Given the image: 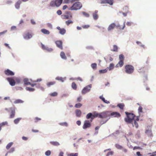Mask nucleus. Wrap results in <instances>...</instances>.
<instances>
[{
	"instance_id": "obj_1",
	"label": "nucleus",
	"mask_w": 156,
	"mask_h": 156,
	"mask_svg": "<svg viewBox=\"0 0 156 156\" xmlns=\"http://www.w3.org/2000/svg\"><path fill=\"white\" fill-rule=\"evenodd\" d=\"M115 27L117 28H119V29L121 30H123L125 27V22L123 23L122 27H121L119 24H116L114 23H111L109 25L108 28V31H110L112 30H113Z\"/></svg>"
},
{
	"instance_id": "obj_2",
	"label": "nucleus",
	"mask_w": 156,
	"mask_h": 156,
	"mask_svg": "<svg viewBox=\"0 0 156 156\" xmlns=\"http://www.w3.org/2000/svg\"><path fill=\"white\" fill-rule=\"evenodd\" d=\"M125 114L126 115V117L125 118V121L127 123H131L134 119L135 116L133 113L125 112Z\"/></svg>"
},
{
	"instance_id": "obj_3",
	"label": "nucleus",
	"mask_w": 156,
	"mask_h": 156,
	"mask_svg": "<svg viewBox=\"0 0 156 156\" xmlns=\"http://www.w3.org/2000/svg\"><path fill=\"white\" fill-rule=\"evenodd\" d=\"M82 7V4L80 2H77L73 4V5L69 9V10H77L80 9Z\"/></svg>"
},
{
	"instance_id": "obj_4",
	"label": "nucleus",
	"mask_w": 156,
	"mask_h": 156,
	"mask_svg": "<svg viewBox=\"0 0 156 156\" xmlns=\"http://www.w3.org/2000/svg\"><path fill=\"white\" fill-rule=\"evenodd\" d=\"M125 69L126 72L129 74L133 73L134 70L133 66L129 65H126L125 67Z\"/></svg>"
},
{
	"instance_id": "obj_5",
	"label": "nucleus",
	"mask_w": 156,
	"mask_h": 156,
	"mask_svg": "<svg viewBox=\"0 0 156 156\" xmlns=\"http://www.w3.org/2000/svg\"><path fill=\"white\" fill-rule=\"evenodd\" d=\"M119 61L115 66L116 68L122 67L124 65V57L122 54H121L119 55Z\"/></svg>"
},
{
	"instance_id": "obj_6",
	"label": "nucleus",
	"mask_w": 156,
	"mask_h": 156,
	"mask_svg": "<svg viewBox=\"0 0 156 156\" xmlns=\"http://www.w3.org/2000/svg\"><path fill=\"white\" fill-rule=\"evenodd\" d=\"M110 116V114L108 112H104L100 113L99 118H106Z\"/></svg>"
},
{
	"instance_id": "obj_7",
	"label": "nucleus",
	"mask_w": 156,
	"mask_h": 156,
	"mask_svg": "<svg viewBox=\"0 0 156 156\" xmlns=\"http://www.w3.org/2000/svg\"><path fill=\"white\" fill-rule=\"evenodd\" d=\"M91 88V85H89L84 87L82 90V93L83 94H84L89 92Z\"/></svg>"
},
{
	"instance_id": "obj_8",
	"label": "nucleus",
	"mask_w": 156,
	"mask_h": 156,
	"mask_svg": "<svg viewBox=\"0 0 156 156\" xmlns=\"http://www.w3.org/2000/svg\"><path fill=\"white\" fill-rule=\"evenodd\" d=\"M6 79L11 86H14L15 85L16 82L12 77H8L6 78Z\"/></svg>"
},
{
	"instance_id": "obj_9",
	"label": "nucleus",
	"mask_w": 156,
	"mask_h": 156,
	"mask_svg": "<svg viewBox=\"0 0 156 156\" xmlns=\"http://www.w3.org/2000/svg\"><path fill=\"white\" fill-rule=\"evenodd\" d=\"M55 44L56 46L61 50H62L63 48L62 47V42L61 41H57L55 42Z\"/></svg>"
},
{
	"instance_id": "obj_10",
	"label": "nucleus",
	"mask_w": 156,
	"mask_h": 156,
	"mask_svg": "<svg viewBox=\"0 0 156 156\" xmlns=\"http://www.w3.org/2000/svg\"><path fill=\"white\" fill-rule=\"evenodd\" d=\"M4 73L6 75L8 76H12L14 75V73L9 69L5 70Z\"/></svg>"
},
{
	"instance_id": "obj_11",
	"label": "nucleus",
	"mask_w": 156,
	"mask_h": 156,
	"mask_svg": "<svg viewBox=\"0 0 156 156\" xmlns=\"http://www.w3.org/2000/svg\"><path fill=\"white\" fill-rule=\"evenodd\" d=\"M110 116L112 117H119L121 116V115L118 112H113L110 114Z\"/></svg>"
},
{
	"instance_id": "obj_12",
	"label": "nucleus",
	"mask_w": 156,
	"mask_h": 156,
	"mask_svg": "<svg viewBox=\"0 0 156 156\" xmlns=\"http://www.w3.org/2000/svg\"><path fill=\"white\" fill-rule=\"evenodd\" d=\"M91 124L89 121H85L84 122L83 128V129H86L91 126Z\"/></svg>"
},
{
	"instance_id": "obj_13",
	"label": "nucleus",
	"mask_w": 156,
	"mask_h": 156,
	"mask_svg": "<svg viewBox=\"0 0 156 156\" xmlns=\"http://www.w3.org/2000/svg\"><path fill=\"white\" fill-rule=\"evenodd\" d=\"M9 110L11 111V113L9 118L11 119L13 118L14 117L15 114V108H9Z\"/></svg>"
},
{
	"instance_id": "obj_14",
	"label": "nucleus",
	"mask_w": 156,
	"mask_h": 156,
	"mask_svg": "<svg viewBox=\"0 0 156 156\" xmlns=\"http://www.w3.org/2000/svg\"><path fill=\"white\" fill-rule=\"evenodd\" d=\"M57 28L59 30L60 34L62 35L64 34L66 32V30L64 28H61L59 27H58Z\"/></svg>"
},
{
	"instance_id": "obj_15",
	"label": "nucleus",
	"mask_w": 156,
	"mask_h": 156,
	"mask_svg": "<svg viewBox=\"0 0 156 156\" xmlns=\"http://www.w3.org/2000/svg\"><path fill=\"white\" fill-rule=\"evenodd\" d=\"M67 15H65L64 16V19H68L72 18V16L70 12H67Z\"/></svg>"
},
{
	"instance_id": "obj_16",
	"label": "nucleus",
	"mask_w": 156,
	"mask_h": 156,
	"mask_svg": "<svg viewBox=\"0 0 156 156\" xmlns=\"http://www.w3.org/2000/svg\"><path fill=\"white\" fill-rule=\"evenodd\" d=\"M32 37L31 34H29V33L25 34L23 35V37L24 38L26 39H29Z\"/></svg>"
},
{
	"instance_id": "obj_17",
	"label": "nucleus",
	"mask_w": 156,
	"mask_h": 156,
	"mask_svg": "<svg viewBox=\"0 0 156 156\" xmlns=\"http://www.w3.org/2000/svg\"><path fill=\"white\" fill-rule=\"evenodd\" d=\"M98 11L97 10H95L93 14V18L95 20H97L98 18Z\"/></svg>"
},
{
	"instance_id": "obj_18",
	"label": "nucleus",
	"mask_w": 156,
	"mask_h": 156,
	"mask_svg": "<svg viewBox=\"0 0 156 156\" xmlns=\"http://www.w3.org/2000/svg\"><path fill=\"white\" fill-rule=\"evenodd\" d=\"M63 0H55L56 6L57 7L59 6L62 4Z\"/></svg>"
},
{
	"instance_id": "obj_19",
	"label": "nucleus",
	"mask_w": 156,
	"mask_h": 156,
	"mask_svg": "<svg viewBox=\"0 0 156 156\" xmlns=\"http://www.w3.org/2000/svg\"><path fill=\"white\" fill-rule=\"evenodd\" d=\"M41 32L44 34H49L50 33L49 31L46 29H43L41 30Z\"/></svg>"
},
{
	"instance_id": "obj_20",
	"label": "nucleus",
	"mask_w": 156,
	"mask_h": 156,
	"mask_svg": "<svg viewBox=\"0 0 156 156\" xmlns=\"http://www.w3.org/2000/svg\"><path fill=\"white\" fill-rule=\"evenodd\" d=\"M75 113L76 116L80 117L81 116L82 113L80 110L78 109L76 110L75 111Z\"/></svg>"
},
{
	"instance_id": "obj_21",
	"label": "nucleus",
	"mask_w": 156,
	"mask_h": 156,
	"mask_svg": "<svg viewBox=\"0 0 156 156\" xmlns=\"http://www.w3.org/2000/svg\"><path fill=\"white\" fill-rule=\"evenodd\" d=\"M21 3V1L20 0L18 1L15 4V7L17 9H19L20 7V5Z\"/></svg>"
},
{
	"instance_id": "obj_22",
	"label": "nucleus",
	"mask_w": 156,
	"mask_h": 156,
	"mask_svg": "<svg viewBox=\"0 0 156 156\" xmlns=\"http://www.w3.org/2000/svg\"><path fill=\"white\" fill-rule=\"evenodd\" d=\"M145 133L149 136H152V133L151 130H147L145 132Z\"/></svg>"
},
{
	"instance_id": "obj_23",
	"label": "nucleus",
	"mask_w": 156,
	"mask_h": 156,
	"mask_svg": "<svg viewBox=\"0 0 156 156\" xmlns=\"http://www.w3.org/2000/svg\"><path fill=\"white\" fill-rule=\"evenodd\" d=\"M60 55L61 58L64 59H66L67 58L65 53L63 51H61L60 53Z\"/></svg>"
},
{
	"instance_id": "obj_24",
	"label": "nucleus",
	"mask_w": 156,
	"mask_h": 156,
	"mask_svg": "<svg viewBox=\"0 0 156 156\" xmlns=\"http://www.w3.org/2000/svg\"><path fill=\"white\" fill-rule=\"evenodd\" d=\"M100 98L106 104H108L110 103V102L108 101L105 100V98L103 97L102 96H100Z\"/></svg>"
},
{
	"instance_id": "obj_25",
	"label": "nucleus",
	"mask_w": 156,
	"mask_h": 156,
	"mask_svg": "<svg viewBox=\"0 0 156 156\" xmlns=\"http://www.w3.org/2000/svg\"><path fill=\"white\" fill-rule=\"evenodd\" d=\"M55 83V81H51L48 82L47 83V85L48 87H50L51 86L53 85Z\"/></svg>"
},
{
	"instance_id": "obj_26",
	"label": "nucleus",
	"mask_w": 156,
	"mask_h": 156,
	"mask_svg": "<svg viewBox=\"0 0 156 156\" xmlns=\"http://www.w3.org/2000/svg\"><path fill=\"white\" fill-rule=\"evenodd\" d=\"M113 49L111 50V51L115 52H117L118 50V47L116 45H114L113 46Z\"/></svg>"
},
{
	"instance_id": "obj_27",
	"label": "nucleus",
	"mask_w": 156,
	"mask_h": 156,
	"mask_svg": "<svg viewBox=\"0 0 156 156\" xmlns=\"http://www.w3.org/2000/svg\"><path fill=\"white\" fill-rule=\"evenodd\" d=\"M23 82L24 84L26 85H28L30 84V82H29L28 79L27 78L24 79Z\"/></svg>"
},
{
	"instance_id": "obj_28",
	"label": "nucleus",
	"mask_w": 156,
	"mask_h": 156,
	"mask_svg": "<svg viewBox=\"0 0 156 156\" xmlns=\"http://www.w3.org/2000/svg\"><path fill=\"white\" fill-rule=\"evenodd\" d=\"M50 143L54 146H58L59 145L58 142L56 141H51L50 142Z\"/></svg>"
},
{
	"instance_id": "obj_29",
	"label": "nucleus",
	"mask_w": 156,
	"mask_h": 156,
	"mask_svg": "<svg viewBox=\"0 0 156 156\" xmlns=\"http://www.w3.org/2000/svg\"><path fill=\"white\" fill-rule=\"evenodd\" d=\"M93 114L91 113H89L86 116V118L87 119H89L90 118H91L92 119H93V118H92V117H93Z\"/></svg>"
},
{
	"instance_id": "obj_30",
	"label": "nucleus",
	"mask_w": 156,
	"mask_h": 156,
	"mask_svg": "<svg viewBox=\"0 0 156 156\" xmlns=\"http://www.w3.org/2000/svg\"><path fill=\"white\" fill-rule=\"evenodd\" d=\"M107 68L102 70H99V73L100 74L104 73H106L107 72Z\"/></svg>"
},
{
	"instance_id": "obj_31",
	"label": "nucleus",
	"mask_w": 156,
	"mask_h": 156,
	"mask_svg": "<svg viewBox=\"0 0 156 156\" xmlns=\"http://www.w3.org/2000/svg\"><path fill=\"white\" fill-rule=\"evenodd\" d=\"M124 106L123 104H119L117 105V106L121 109H123Z\"/></svg>"
},
{
	"instance_id": "obj_32",
	"label": "nucleus",
	"mask_w": 156,
	"mask_h": 156,
	"mask_svg": "<svg viewBox=\"0 0 156 156\" xmlns=\"http://www.w3.org/2000/svg\"><path fill=\"white\" fill-rule=\"evenodd\" d=\"M72 87L74 90L77 89V85L75 82H73L72 84Z\"/></svg>"
},
{
	"instance_id": "obj_33",
	"label": "nucleus",
	"mask_w": 156,
	"mask_h": 156,
	"mask_svg": "<svg viewBox=\"0 0 156 156\" xmlns=\"http://www.w3.org/2000/svg\"><path fill=\"white\" fill-rule=\"evenodd\" d=\"M99 115H100V113H98L96 112H94L93 113V117L92 118L94 119L95 118L97 117H98L99 118Z\"/></svg>"
},
{
	"instance_id": "obj_34",
	"label": "nucleus",
	"mask_w": 156,
	"mask_h": 156,
	"mask_svg": "<svg viewBox=\"0 0 156 156\" xmlns=\"http://www.w3.org/2000/svg\"><path fill=\"white\" fill-rule=\"evenodd\" d=\"M107 4H108L110 5H113V0H106Z\"/></svg>"
},
{
	"instance_id": "obj_35",
	"label": "nucleus",
	"mask_w": 156,
	"mask_h": 156,
	"mask_svg": "<svg viewBox=\"0 0 156 156\" xmlns=\"http://www.w3.org/2000/svg\"><path fill=\"white\" fill-rule=\"evenodd\" d=\"M21 119V118H18L14 120V122L15 124H17Z\"/></svg>"
},
{
	"instance_id": "obj_36",
	"label": "nucleus",
	"mask_w": 156,
	"mask_h": 156,
	"mask_svg": "<svg viewBox=\"0 0 156 156\" xmlns=\"http://www.w3.org/2000/svg\"><path fill=\"white\" fill-rule=\"evenodd\" d=\"M23 102V101L21 100L20 99H17L14 102V103L15 104H18L20 103H22Z\"/></svg>"
},
{
	"instance_id": "obj_37",
	"label": "nucleus",
	"mask_w": 156,
	"mask_h": 156,
	"mask_svg": "<svg viewBox=\"0 0 156 156\" xmlns=\"http://www.w3.org/2000/svg\"><path fill=\"white\" fill-rule=\"evenodd\" d=\"M67 156H78L77 153H71L67 154Z\"/></svg>"
},
{
	"instance_id": "obj_38",
	"label": "nucleus",
	"mask_w": 156,
	"mask_h": 156,
	"mask_svg": "<svg viewBox=\"0 0 156 156\" xmlns=\"http://www.w3.org/2000/svg\"><path fill=\"white\" fill-rule=\"evenodd\" d=\"M114 67V65L113 63H111L109 66L108 68H107V69H108L109 70H111L113 69Z\"/></svg>"
},
{
	"instance_id": "obj_39",
	"label": "nucleus",
	"mask_w": 156,
	"mask_h": 156,
	"mask_svg": "<svg viewBox=\"0 0 156 156\" xmlns=\"http://www.w3.org/2000/svg\"><path fill=\"white\" fill-rule=\"evenodd\" d=\"M97 65L96 63H92L91 65V67L94 69H96L97 68Z\"/></svg>"
},
{
	"instance_id": "obj_40",
	"label": "nucleus",
	"mask_w": 156,
	"mask_h": 156,
	"mask_svg": "<svg viewBox=\"0 0 156 156\" xmlns=\"http://www.w3.org/2000/svg\"><path fill=\"white\" fill-rule=\"evenodd\" d=\"M13 143L12 142H10L6 146V148L7 149V150H8L9 149V148L11 147V146L13 144Z\"/></svg>"
},
{
	"instance_id": "obj_41",
	"label": "nucleus",
	"mask_w": 156,
	"mask_h": 156,
	"mask_svg": "<svg viewBox=\"0 0 156 156\" xmlns=\"http://www.w3.org/2000/svg\"><path fill=\"white\" fill-rule=\"evenodd\" d=\"M59 124L61 126L66 127L67 126H68V124L66 122L60 123H59Z\"/></svg>"
},
{
	"instance_id": "obj_42",
	"label": "nucleus",
	"mask_w": 156,
	"mask_h": 156,
	"mask_svg": "<svg viewBox=\"0 0 156 156\" xmlns=\"http://www.w3.org/2000/svg\"><path fill=\"white\" fill-rule=\"evenodd\" d=\"M50 5L52 7H54L56 6L55 2V1H51L50 4Z\"/></svg>"
},
{
	"instance_id": "obj_43",
	"label": "nucleus",
	"mask_w": 156,
	"mask_h": 156,
	"mask_svg": "<svg viewBox=\"0 0 156 156\" xmlns=\"http://www.w3.org/2000/svg\"><path fill=\"white\" fill-rule=\"evenodd\" d=\"M8 124V123L7 122H2V123L0 124V127L2 129V126H5V125H7Z\"/></svg>"
},
{
	"instance_id": "obj_44",
	"label": "nucleus",
	"mask_w": 156,
	"mask_h": 156,
	"mask_svg": "<svg viewBox=\"0 0 156 156\" xmlns=\"http://www.w3.org/2000/svg\"><path fill=\"white\" fill-rule=\"evenodd\" d=\"M73 23V21L71 20H68L66 22V24L68 26L70 24H72Z\"/></svg>"
},
{
	"instance_id": "obj_45",
	"label": "nucleus",
	"mask_w": 156,
	"mask_h": 156,
	"mask_svg": "<svg viewBox=\"0 0 156 156\" xmlns=\"http://www.w3.org/2000/svg\"><path fill=\"white\" fill-rule=\"evenodd\" d=\"M26 89L27 90L29 91H33L35 90V89L34 88L29 87H27Z\"/></svg>"
},
{
	"instance_id": "obj_46",
	"label": "nucleus",
	"mask_w": 156,
	"mask_h": 156,
	"mask_svg": "<svg viewBox=\"0 0 156 156\" xmlns=\"http://www.w3.org/2000/svg\"><path fill=\"white\" fill-rule=\"evenodd\" d=\"M133 126H135L136 128H138V123L136 122V120H134L133 123Z\"/></svg>"
},
{
	"instance_id": "obj_47",
	"label": "nucleus",
	"mask_w": 156,
	"mask_h": 156,
	"mask_svg": "<svg viewBox=\"0 0 156 156\" xmlns=\"http://www.w3.org/2000/svg\"><path fill=\"white\" fill-rule=\"evenodd\" d=\"M82 104L80 103H78L75 104V107L76 108H80L82 106Z\"/></svg>"
},
{
	"instance_id": "obj_48",
	"label": "nucleus",
	"mask_w": 156,
	"mask_h": 156,
	"mask_svg": "<svg viewBox=\"0 0 156 156\" xmlns=\"http://www.w3.org/2000/svg\"><path fill=\"white\" fill-rule=\"evenodd\" d=\"M56 80H59L62 82H63L64 81L63 79L61 77H56L55 78Z\"/></svg>"
},
{
	"instance_id": "obj_49",
	"label": "nucleus",
	"mask_w": 156,
	"mask_h": 156,
	"mask_svg": "<svg viewBox=\"0 0 156 156\" xmlns=\"http://www.w3.org/2000/svg\"><path fill=\"white\" fill-rule=\"evenodd\" d=\"M123 10L125 12H128V7L126 6L123 8Z\"/></svg>"
},
{
	"instance_id": "obj_50",
	"label": "nucleus",
	"mask_w": 156,
	"mask_h": 156,
	"mask_svg": "<svg viewBox=\"0 0 156 156\" xmlns=\"http://www.w3.org/2000/svg\"><path fill=\"white\" fill-rule=\"evenodd\" d=\"M50 95L51 96L54 97L57 96L58 95V93L56 92H55L50 94Z\"/></svg>"
},
{
	"instance_id": "obj_51",
	"label": "nucleus",
	"mask_w": 156,
	"mask_h": 156,
	"mask_svg": "<svg viewBox=\"0 0 156 156\" xmlns=\"http://www.w3.org/2000/svg\"><path fill=\"white\" fill-rule=\"evenodd\" d=\"M115 147L118 149H122L123 147L122 146L119 145V144H116L115 145Z\"/></svg>"
},
{
	"instance_id": "obj_52",
	"label": "nucleus",
	"mask_w": 156,
	"mask_h": 156,
	"mask_svg": "<svg viewBox=\"0 0 156 156\" xmlns=\"http://www.w3.org/2000/svg\"><path fill=\"white\" fill-rule=\"evenodd\" d=\"M82 13L86 17H89V14L86 12H82Z\"/></svg>"
},
{
	"instance_id": "obj_53",
	"label": "nucleus",
	"mask_w": 156,
	"mask_h": 156,
	"mask_svg": "<svg viewBox=\"0 0 156 156\" xmlns=\"http://www.w3.org/2000/svg\"><path fill=\"white\" fill-rule=\"evenodd\" d=\"M41 120V119L37 117H35L34 119V122H37Z\"/></svg>"
},
{
	"instance_id": "obj_54",
	"label": "nucleus",
	"mask_w": 156,
	"mask_h": 156,
	"mask_svg": "<svg viewBox=\"0 0 156 156\" xmlns=\"http://www.w3.org/2000/svg\"><path fill=\"white\" fill-rule=\"evenodd\" d=\"M51 154V152L50 150L47 151L45 153V154L47 156H49Z\"/></svg>"
},
{
	"instance_id": "obj_55",
	"label": "nucleus",
	"mask_w": 156,
	"mask_h": 156,
	"mask_svg": "<svg viewBox=\"0 0 156 156\" xmlns=\"http://www.w3.org/2000/svg\"><path fill=\"white\" fill-rule=\"evenodd\" d=\"M45 50L49 52H51L53 51V49L51 48H49V47H47Z\"/></svg>"
},
{
	"instance_id": "obj_56",
	"label": "nucleus",
	"mask_w": 156,
	"mask_h": 156,
	"mask_svg": "<svg viewBox=\"0 0 156 156\" xmlns=\"http://www.w3.org/2000/svg\"><path fill=\"white\" fill-rule=\"evenodd\" d=\"M82 27L83 29H87L90 26L88 25H86L82 26Z\"/></svg>"
},
{
	"instance_id": "obj_57",
	"label": "nucleus",
	"mask_w": 156,
	"mask_h": 156,
	"mask_svg": "<svg viewBox=\"0 0 156 156\" xmlns=\"http://www.w3.org/2000/svg\"><path fill=\"white\" fill-rule=\"evenodd\" d=\"M143 108L141 106H140L138 109V112L139 113L142 112Z\"/></svg>"
},
{
	"instance_id": "obj_58",
	"label": "nucleus",
	"mask_w": 156,
	"mask_h": 156,
	"mask_svg": "<svg viewBox=\"0 0 156 156\" xmlns=\"http://www.w3.org/2000/svg\"><path fill=\"white\" fill-rule=\"evenodd\" d=\"M41 47L43 50H45L47 47L45 46L44 45L41 44Z\"/></svg>"
},
{
	"instance_id": "obj_59",
	"label": "nucleus",
	"mask_w": 156,
	"mask_h": 156,
	"mask_svg": "<svg viewBox=\"0 0 156 156\" xmlns=\"http://www.w3.org/2000/svg\"><path fill=\"white\" fill-rule=\"evenodd\" d=\"M15 80L16 82L18 83H19L20 82V79L18 78H16L15 79Z\"/></svg>"
},
{
	"instance_id": "obj_60",
	"label": "nucleus",
	"mask_w": 156,
	"mask_h": 156,
	"mask_svg": "<svg viewBox=\"0 0 156 156\" xmlns=\"http://www.w3.org/2000/svg\"><path fill=\"white\" fill-rule=\"evenodd\" d=\"M15 151V149L14 147L11 148L9 151V153H11Z\"/></svg>"
},
{
	"instance_id": "obj_61",
	"label": "nucleus",
	"mask_w": 156,
	"mask_h": 156,
	"mask_svg": "<svg viewBox=\"0 0 156 156\" xmlns=\"http://www.w3.org/2000/svg\"><path fill=\"white\" fill-rule=\"evenodd\" d=\"M101 3L102 4H107L106 0H101Z\"/></svg>"
},
{
	"instance_id": "obj_62",
	"label": "nucleus",
	"mask_w": 156,
	"mask_h": 156,
	"mask_svg": "<svg viewBox=\"0 0 156 156\" xmlns=\"http://www.w3.org/2000/svg\"><path fill=\"white\" fill-rule=\"evenodd\" d=\"M113 154L112 151L109 152L106 155V156H109L110 155H112Z\"/></svg>"
},
{
	"instance_id": "obj_63",
	"label": "nucleus",
	"mask_w": 156,
	"mask_h": 156,
	"mask_svg": "<svg viewBox=\"0 0 156 156\" xmlns=\"http://www.w3.org/2000/svg\"><path fill=\"white\" fill-rule=\"evenodd\" d=\"M70 1L71 0H64L63 3L65 4L68 3H69Z\"/></svg>"
},
{
	"instance_id": "obj_64",
	"label": "nucleus",
	"mask_w": 156,
	"mask_h": 156,
	"mask_svg": "<svg viewBox=\"0 0 156 156\" xmlns=\"http://www.w3.org/2000/svg\"><path fill=\"white\" fill-rule=\"evenodd\" d=\"M82 99V98L81 96H80L78 97L77 98V102H80L81 101Z\"/></svg>"
}]
</instances>
